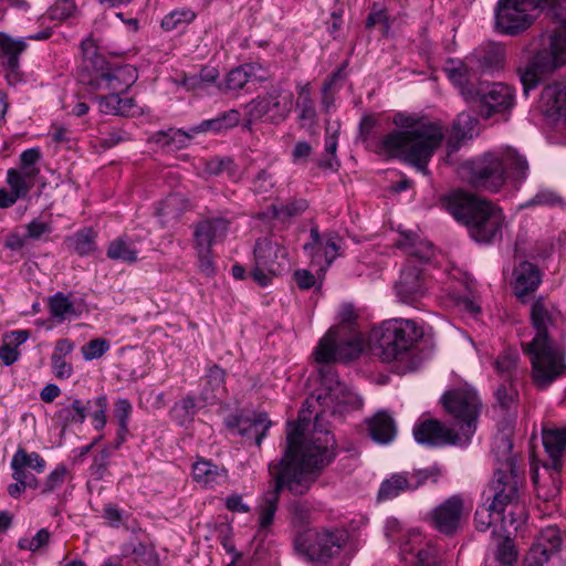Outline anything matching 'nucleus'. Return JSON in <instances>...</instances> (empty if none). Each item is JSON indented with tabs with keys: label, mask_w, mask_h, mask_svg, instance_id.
I'll return each instance as SVG.
<instances>
[{
	"label": "nucleus",
	"mask_w": 566,
	"mask_h": 566,
	"mask_svg": "<svg viewBox=\"0 0 566 566\" xmlns=\"http://www.w3.org/2000/svg\"><path fill=\"white\" fill-rule=\"evenodd\" d=\"M315 452L311 447L300 443L295 431L286 436V449L279 463H271L269 472L274 480L272 490L264 494L259 506V530L268 531L273 524L277 510L280 493L283 488L295 495L305 494L316 481L321 471L331 462L328 434L318 437Z\"/></svg>",
	"instance_id": "f257e3e1"
},
{
	"label": "nucleus",
	"mask_w": 566,
	"mask_h": 566,
	"mask_svg": "<svg viewBox=\"0 0 566 566\" xmlns=\"http://www.w3.org/2000/svg\"><path fill=\"white\" fill-rule=\"evenodd\" d=\"M530 321L534 336L521 347L530 360L534 385L543 390L566 371V342L557 335L565 319L553 301L539 295L531 304Z\"/></svg>",
	"instance_id": "f03ea898"
},
{
	"label": "nucleus",
	"mask_w": 566,
	"mask_h": 566,
	"mask_svg": "<svg viewBox=\"0 0 566 566\" xmlns=\"http://www.w3.org/2000/svg\"><path fill=\"white\" fill-rule=\"evenodd\" d=\"M392 122L398 129L384 136L380 150L429 175L428 165L444 138L442 125L401 113Z\"/></svg>",
	"instance_id": "7ed1b4c3"
},
{
	"label": "nucleus",
	"mask_w": 566,
	"mask_h": 566,
	"mask_svg": "<svg viewBox=\"0 0 566 566\" xmlns=\"http://www.w3.org/2000/svg\"><path fill=\"white\" fill-rule=\"evenodd\" d=\"M361 406L359 396L352 391L346 384L342 382L338 376L328 369L322 377V388L319 394L305 400L296 423H290L287 434L295 431L300 443H306L311 447V453L315 452V446L318 444V437L328 434L332 442L329 446L331 460L333 459L334 439L326 430H315L310 432L311 413L321 407V411H316L315 426L323 418V415L331 412L332 415L344 413L350 409H357Z\"/></svg>",
	"instance_id": "20e7f679"
},
{
	"label": "nucleus",
	"mask_w": 566,
	"mask_h": 566,
	"mask_svg": "<svg viewBox=\"0 0 566 566\" xmlns=\"http://www.w3.org/2000/svg\"><path fill=\"white\" fill-rule=\"evenodd\" d=\"M533 8L547 10L557 27L541 38V48L533 57L518 67L525 95L535 88L543 76L566 64V0H530Z\"/></svg>",
	"instance_id": "39448f33"
},
{
	"label": "nucleus",
	"mask_w": 566,
	"mask_h": 566,
	"mask_svg": "<svg viewBox=\"0 0 566 566\" xmlns=\"http://www.w3.org/2000/svg\"><path fill=\"white\" fill-rule=\"evenodd\" d=\"M446 207L455 220L465 224L470 237L480 243L500 240L509 224L500 207L471 193H451Z\"/></svg>",
	"instance_id": "423d86ee"
},
{
	"label": "nucleus",
	"mask_w": 566,
	"mask_h": 566,
	"mask_svg": "<svg viewBox=\"0 0 566 566\" xmlns=\"http://www.w3.org/2000/svg\"><path fill=\"white\" fill-rule=\"evenodd\" d=\"M493 500L488 505L480 506L474 516L475 527L485 532L490 527L497 526L500 532L511 536L526 521L524 504L520 501V489L514 475H499V480L492 481Z\"/></svg>",
	"instance_id": "0eeeda50"
},
{
	"label": "nucleus",
	"mask_w": 566,
	"mask_h": 566,
	"mask_svg": "<svg viewBox=\"0 0 566 566\" xmlns=\"http://www.w3.org/2000/svg\"><path fill=\"white\" fill-rule=\"evenodd\" d=\"M422 335V329L412 319H389L371 331L370 348L381 361L400 363L403 371L412 370L416 368L413 346Z\"/></svg>",
	"instance_id": "6e6552de"
},
{
	"label": "nucleus",
	"mask_w": 566,
	"mask_h": 566,
	"mask_svg": "<svg viewBox=\"0 0 566 566\" xmlns=\"http://www.w3.org/2000/svg\"><path fill=\"white\" fill-rule=\"evenodd\" d=\"M528 163L517 150L507 147L502 153L484 155L476 161L468 163L462 168L463 177L479 188L497 191L506 177L523 181L528 175Z\"/></svg>",
	"instance_id": "1a4fd4ad"
},
{
	"label": "nucleus",
	"mask_w": 566,
	"mask_h": 566,
	"mask_svg": "<svg viewBox=\"0 0 566 566\" xmlns=\"http://www.w3.org/2000/svg\"><path fill=\"white\" fill-rule=\"evenodd\" d=\"M543 444L549 457V461L543 464V474L535 470L532 474L537 496L544 501L555 499L562 488L559 472L562 459L566 450V426L564 428L547 429L543 432Z\"/></svg>",
	"instance_id": "9d476101"
},
{
	"label": "nucleus",
	"mask_w": 566,
	"mask_h": 566,
	"mask_svg": "<svg viewBox=\"0 0 566 566\" xmlns=\"http://www.w3.org/2000/svg\"><path fill=\"white\" fill-rule=\"evenodd\" d=\"M446 411L457 421L463 436L470 439L475 432L482 402L474 388L462 385L446 391L441 397Z\"/></svg>",
	"instance_id": "9b49d317"
},
{
	"label": "nucleus",
	"mask_w": 566,
	"mask_h": 566,
	"mask_svg": "<svg viewBox=\"0 0 566 566\" xmlns=\"http://www.w3.org/2000/svg\"><path fill=\"white\" fill-rule=\"evenodd\" d=\"M345 542L340 531L308 530L296 537L295 549L308 560L327 563L340 553Z\"/></svg>",
	"instance_id": "f8f14e48"
},
{
	"label": "nucleus",
	"mask_w": 566,
	"mask_h": 566,
	"mask_svg": "<svg viewBox=\"0 0 566 566\" xmlns=\"http://www.w3.org/2000/svg\"><path fill=\"white\" fill-rule=\"evenodd\" d=\"M349 334L348 325L329 328L314 350L315 360L332 363L356 358L361 352V342L357 336Z\"/></svg>",
	"instance_id": "ddd939ff"
},
{
	"label": "nucleus",
	"mask_w": 566,
	"mask_h": 566,
	"mask_svg": "<svg viewBox=\"0 0 566 566\" xmlns=\"http://www.w3.org/2000/svg\"><path fill=\"white\" fill-rule=\"evenodd\" d=\"M286 261L287 251L279 240L260 239L254 247V266L250 275L259 285L266 286L273 276L284 270Z\"/></svg>",
	"instance_id": "4468645a"
},
{
	"label": "nucleus",
	"mask_w": 566,
	"mask_h": 566,
	"mask_svg": "<svg viewBox=\"0 0 566 566\" xmlns=\"http://www.w3.org/2000/svg\"><path fill=\"white\" fill-rule=\"evenodd\" d=\"M530 0H499L495 7V28L499 32L515 35L528 29L534 15Z\"/></svg>",
	"instance_id": "2eb2a0df"
},
{
	"label": "nucleus",
	"mask_w": 566,
	"mask_h": 566,
	"mask_svg": "<svg viewBox=\"0 0 566 566\" xmlns=\"http://www.w3.org/2000/svg\"><path fill=\"white\" fill-rule=\"evenodd\" d=\"M493 66L486 61L470 55L463 60H448L443 71L467 101L474 98V83L481 73L489 72Z\"/></svg>",
	"instance_id": "dca6fc26"
},
{
	"label": "nucleus",
	"mask_w": 566,
	"mask_h": 566,
	"mask_svg": "<svg viewBox=\"0 0 566 566\" xmlns=\"http://www.w3.org/2000/svg\"><path fill=\"white\" fill-rule=\"evenodd\" d=\"M293 95L291 92L274 90L263 97H258L244 106L249 123L268 116L272 122L284 120L292 111Z\"/></svg>",
	"instance_id": "f3484780"
},
{
	"label": "nucleus",
	"mask_w": 566,
	"mask_h": 566,
	"mask_svg": "<svg viewBox=\"0 0 566 566\" xmlns=\"http://www.w3.org/2000/svg\"><path fill=\"white\" fill-rule=\"evenodd\" d=\"M479 103L481 114L489 118L497 113H506L515 105V90L502 82L481 83L472 99Z\"/></svg>",
	"instance_id": "a211bd4d"
},
{
	"label": "nucleus",
	"mask_w": 566,
	"mask_h": 566,
	"mask_svg": "<svg viewBox=\"0 0 566 566\" xmlns=\"http://www.w3.org/2000/svg\"><path fill=\"white\" fill-rule=\"evenodd\" d=\"M415 440L419 444L428 447L459 446L463 447L470 443L471 439L463 436L459 429L455 431L436 419L418 421L412 429Z\"/></svg>",
	"instance_id": "6ab92c4d"
},
{
	"label": "nucleus",
	"mask_w": 566,
	"mask_h": 566,
	"mask_svg": "<svg viewBox=\"0 0 566 566\" xmlns=\"http://www.w3.org/2000/svg\"><path fill=\"white\" fill-rule=\"evenodd\" d=\"M472 510V502L463 495L454 494L430 513L432 526L441 533L452 534L461 524V521L469 515Z\"/></svg>",
	"instance_id": "aec40b11"
},
{
	"label": "nucleus",
	"mask_w": 566,
	"mask_h": 566,
	"mask_svg": "<svg viewBox=\"0 0 566 566\" xmlns=\"http://www.w3.org/2000/svg\"><path fill=\"white\" fill-rule=\"evenodd\" d=\"M340 243L342 239L336 233L319 234L317 229H311V242L304 244V251L311 258V268L317 266L318 279L338 256Z\"/></svg>",
	"instance_id": "412c9836"
},
{
	"label": "nucleus",
	"mask_w": 566,
	"mask_h": 566,
	"mask_svg": "<svg viewBox=\"0 0 566 566\" xmlns=\"http://www.w3.org/2000/svg\"><path fill=\"white\" fill-rule=\"evenodd\" d=\"M399 558L405 566H437L438 553L434 546L417 530L405 534L399 544Z\"/></svg>",
	"instance_id": "4be33fe9"
},
{
	"label": "nucleus",
	"mask_w": 566,
	"mask_h": 566,
	"mask_svg": "<svg viewBox=\"0 0 566 566\" xmlns=\"http://www.w3.org/2000/svg\"><path fill=\"white\" fill-rule=\"evenodd\" d=\"M137 70L134 66L119 65L96 72L87 83L95 90L124 93L137 81Z\"/></svg>",
	"instance_id": "5701e85b"
},
{
	"label": "nucleus",
	"mask_w": 566,
	"mask_h": 566,
	"mask_svg": "<svg viewBox=\"0 0 566 566\" xmlns=\"http://www.w3.org/2000/svg\"><path fill=\"white\" fill-rule=\"evenodd\" d=\"M193 248L212 249L213 245L224 241L230 222L222 217L205 218L192 226Z\"/></svg>",
	"instance_id": "b1692460"
},
{
	"label": "nucleus",
	"mask_w": 566,
	"mask_h": 566,
	"mask_svg": "<svg viewBox=\"0 0 566 566\" xmlns=\"http://www.w3.org/2000/svg\"><path fill=\"white\" fill-rule=\"evenodd\" d=\"M560 545L559 530L555 526L545 527L528 551L524 566H543L559 551Z\"/></svg>",
	"instance_id": "393cba45"
},
{
	"label": "nucleus",
	"mask_w": 566,
	"mask_h": 566,
	"mask_svg": "<svg viewBox=\"0 0 566 566\" xmlns=\"http://www.w3.org/2000/svg\"><path fill=\"white\" fill-rule=\"evenodd\" d=\"M428 478L427 471L395 473L380 484L378 500L387 501L402 492L413 491L424 484Z\"/></svg>",
	"instance_id": "a878e982"
},
{
	"label": "nucleus",
	"mask_w": 566,
	"mask_h": 566,
	"mask_svg": "<svg viewBox=\"0 0 566 566\" xmlns=\"http://www.w3.org/2000/svg\"><path fill=\"white\" fill-rule=\"evenodd\" d=\"M268 71L260 64L247 63L231 70L224 81L218 85L222 93L242 90L249 82H263L268 78Z\"/></svg>",
	"instance_id": "bb28decb"
},
{
	"label": "nucleus",
	"mask_w": 566,
	"mask_h": 566,
	"mask_svg": "<svg viewBox=\"0 0 566 566\" xmlns=\"http://www.w3.org/2000/svg\"><path fill=\"white\" fill-rule=\"evenodd\" d=\"M512 441L506 436L501 434L495 437L492 452L500 462V467L496 469L493 480H499V475L501 473L503 475H514L517 482V489H520L523 483V476L515 464V458L512 454Z\"/></svg>",
	"instance_id": "cd10ccee"
},
{
	"label": "nucleus",
	"mask_w": 566,
	"mask_h": 566,
	"mask_svg": "<svg viewBox=\"0 0 566 566\" xmlns=\"http://www.w3.org/2000/svg\"><path fill=\"white\" fill-rule=\"evenodd\" d=\"M542 282L538 268L527 261L521 262L513 272V290L516 297L525 302V298L537 290Z\"/></svg>",
	"instance_id": "c85d7f7f"
},
{
	"label": "nucleus",
	"mask_w": 566,
	"mask_h": 566,
	"mask_svg": "<svg viewBox=\"0 0 566 566\" xmlns=\"http://www.w3.org/2000/svg\"><path fill=\"white\" fill-rule=\"evenodd\" d=\"M395 289L400 302L412 304L424 294L421 270L416 265L406 266Z\"/></svg>",
	"instance_id": "c756f323"
},
{
	"label": "nucleus",
	"mask_w": 566,
	"mask_h": 566,
	"mask_svg": "<svg viewBox=\"0 0 566 566\" xmlns=\"http://www.w3.org/2000/svg\"><path fill=\"white\" fill-rule=\"evenodd\" d=\"M271 424L265 413L239 417L234 419V423L229 422L235 433L247 440H253L258 447L261 446Z\"/></svg>",
	"instance_id": "7c9ffc66"
},
{
	"label": "nucleus",
	"mask_w": 566,
	"mask_h": 566,
	"mask_svg": "<svg viewBox=\"0 0 566 566\" xmlns=\"http://www.w3.org/2000/svg\"><path fill=\"white\" fill-rule=\"evenodd\" d=\"M539 105L547 117L566 118V80L545 86Z\"/></svg>",
	"instance_id": "2f4dec72"
},
{
	"label": "nucleus",
	"mask_w": 566,
	"mask_h": 566,
	"mask_svg": "<svg viewBox=\"0 0 566 566\" xmlns=\"http://www.w3.org/2000/svg\"><path fill=\"white\" fill-rule=\"evenodd\" d=\"M122 93L111 92L108 95L96 98L99 112L108 115L134 116L138 113L135 99L120 97Z\"/></svg>",
	"instance_id": "473e14b6"
},
{
	"label": "nucleus",
	"mask_w": 566,
	"mask_h": 566,
	"mask_svg": "<svg viewBox=\"0 0 566 566\" xmlns=\"http://www.w3.org/2000/svg\"><path fill=\"white\" fill-rule=\"evenodd\" d=\"M192 476L203 488H213L227 479V471L207 460H199L192 465Z\"/></svg>",
	"instance_id": "72a5a7b5"
},
{
	"label": "nucleus",
	"mask_w": 566,
	"mask_h": 566,
	"mask_svg": "<svg viewBox=\"0 0 566 566\" xmlns=\"http://www.w3.org/2000/svg\"><path fill=\"white\" fill-rule=\"evenodd\" d=\"M370 437L380 444H387L396 437V424L390 415L385 411L377 412L369 421Z\"/></svg>",
	"instance_id": "f704fd0d"
},
{
	"label": "nucleus",
	"mask_w": 566,
	"mask_h": 566,
	"mask_svg": "<svg viewBox=\"0 0 566 566\" xmlns=\"http://www.w3.org/2000/svg\"><path fill=\"white\" fill-rule=\"evenodd\" d=\"M10 468L13 472L27 474V469L36 473H43L46 468L45 460L38 452H28L19 447L10 461Z\"/></svg>",
	"instance_id": "c9c22d12"
},
{
	"label": "nucleus",
	"mask_w": 566,
	"mask_h": 566,
	"mask_svg": "<svg viewBox=\"0 0 566 566\" xmlns=\"http://www.w3.org/2000/svg\"><path fill=\"white\" fill-rule=\"evenodd\" d=\"M474 127L475 119L469 113H460L452 124L451 134L448 139L450 151H457L461 142L471 138Z\"/></svg>",
	"instance_id": "e433bc0d"
},
{
	"label": "nucleus",
	"mask_w": 566,
	"mask_h": 566,
	"mask_svg": "<svg viewBox=\"0 0 566 566\" xmlns=\"http://www.w3.org/2000/svg\"><path fill=\"white\" fill-rule=\"evenodd\" d=\"M241 115L237 109H229L223 114L201 122L199 125L191 127L192 133H221L223 130L235 127L240 122Z\"/></svg>",
	"instance_id": "4c0bfd02"
},
{
	"label": "nucleus",
	"mask_w": 566,
	"mask_h": 566,
	"mask_svg": "<svg viewBox=\"0 0 566 566\" xmlns=\"http://www.w3.org/2000/svg\"><path fill=\"white\" fill-rule=\"evenodd\" d=\"M90 401L84 402L81 399H73L67 405H62V407L56 412V419L62 426L63 429L72 424H82L86 419V410Z\"/></svg>",
	"instance_id": "58836bf2"
},
{
	"label": "nucleus",
	"mask_w": 566,
	"mask_h": 566,
	"mask_svg": "<svg viewBox=\"0 0 566 566\" xmlns=\"http://www.w3.org/2000/svg\"><path fill=\"white\" fill-rule=\"evenodd\" d=\"M520 356L515 349H504L494 360V369L504 381H514L518 375Z\"/></svg>",
	"instance_id": "ea45409f"
},
{
	"label": "nucleus",
	"mask_w": 566,
	"mask_h": 566,
	"mask_svg": "<svg viewBox=\"0 0 566 566\" xmlns=\"http://www.w3.org/2000/svg\"><path fill=\"white\" fill-rule=\"evenodd\" d=\"M298 96L296 101V112L297 117L301 120L302 125H313L316 120V108L314 105V101L311 96V87L310 83H305L303 85H298Z\"/></svg>",
	"instance_id": "a19ab883"
},
{
	"label": "nucleus",
	"mask_w": 566,
	"mask_h": 566,
	"mask_svg": "<svg viewBox=\"0 0 566 566\" xmlns=\"http://www.w3.org/2000/svg\"><path fill=\"white\" fill-rule=\"evenodd\" d=\"M24 39H13L0 32V57L6 60V63L11 70L19 66V55L27 49Z\"/></svg>",
	"instance_id": "79ce46f5"
},
{
	"label": "nucleus",
	"mask_w": 566,
	"mask_h": 566,
	"mask_svg": "<svg viewBox=\"0 0 566 566\" xmlns=\"http://www.w3.org/2000/svg\"><path fill=\"white\" fill-rule=\"evenodd\" d=\"M139 251L134 241L128 237H119L113 240L107 249V256L114 261L135 262Z\"/></svg>",
	"instance_id": "37998d69"
},
{
	"label": "nucleus",
	"mask_w": 566,
	"mask_h": 566,
	"mask_svg": "<svg viewBox=\"0 0 566 566\" xmlns=\"http://www.w3.org/2000/svg\"><path fill=\"white\" fill-rule=\"evenodd\" d=\"M95 232L91 228H85L77 231L74 235L66 238L65 242L69 249H72L78 255H88L94 252L95 245Z\"/></svg>",
	"instance_id": "c03bdc74"
},
{
	"label": "nucleus",
	"mask_w": 566,
	"mask_h": 566,
	"mask_svg": "<svg viewBox=\"0 0 566 566\" xmlns=\"http://www.w3.org/2000/svg\"><path fill=\"white\" fill-rule=\"evenodd\" d=\"M123 556L133 555L134 562L138 566H157L158 558L153 547L140 542L125 544L123 547Z\"/></svg>",
	"instance_id": "a18cd8bd"
},
{
	"label": "nucleus",
	"mask_w": 566,
	"mask_h": 566,
	"mask_svg": "<svg viewBox=\"0 0 566 566\" xmlns=\"http://www.w3.org/2000/svg\"><path fill=\"white\" fill-rule=\"evenodd\" d=\"M196 18V13L187 8L176 9L166 14L161 20V28L167 31L185 29Z\"/></svg>",
	"instance_id": "49530a36"
},
{
	"label": "nucleus",
	"mask_w": 566,
	"mask_h": 566,
	"mask_svg": "<svg viewBox=\"0 0 566 566\" xmlns=\"http://www.w3.org/2000/svg\"><path fill=\"white\" fill-rule=\"evenodd\" d=\"M51 317L57 322L71 318L75 314V308L69 296L63 293H55L49 300Z\"/></svg>",
	"instance_id": "de8ad7c7"
},
{
	"label": "nucleus",
	"mask_w": 566,
	"mask_h": 566,
	"mask_svg": "<svg viewBox=\"0 0 566 566\" xmlns=\"http://www.w3.org/2000/svg\"><path fill=\"white\" fill-rule=\"evenodd\" d=\"M184 200L178 195H170L163 200L157 208V216L161 219L163 223H168L176 220L182 212Z\"/></svg>",
	"instance_id": "09e8293b"
},
{
	"label": "nucleus",
	"mask_w": 566,
	"mask_h": 566,
	"mask_svg": "<svg viewBox=\"0 0 566 566\" xmlns=\"http://www.w3.org/2000/svg\"><path fill=\"white\" fill-rule=\"evenodd\" d=\"M197 412V405L193 398L186 397L175 403L171 409L172 419L180 426L190 422Z\"/></svg>",
	"instance_id": "8fccbe9b"
},
{
	"label": "nucleus",
	"mask_w": 566,
	"mask_h": 566,
	"mask_svg": "<svg viewBox=\"0 0 566 566\" xmlns=\"http://www.w3.org/2000/svg\"><path fill=\"white\" fill-rule=\"evenodd\" d=\"M7 184L19 199H24L35 182L15 172L14 168L7 171Z\"/></svg>",
	"instance_id": "3c124183"
},
{
	"label": "nucleus",
	"mask_w": 566,
	"mask_h": 566,
	"mask_svg": "<svg viewBox=\"0 0 566 566\" xmlns=\"http://www.w3.org/2000/svg\"><path fill=\"white\" fill-rule=\"evenodd\" d=\"M495 398L497 403L505 410L515 407L517 401V391L513 386V381H504L495 390Z\"/></svg>",
	"instance_id": "603ef678"
},
{
	"label": "nucleus",
	"mask_w": 566,
	"mask_h": 566,
	"mask_svg": "<svg viewBox=\"0 0 566 566\" xmlns=\"http://www.w3.org/2000/svg\"><path fill=\"white\" fill-rule=\"evenodd\" d=\"M67 474V469L64 464H59L50 472V474L45 478L41 493L50 494L55 490L60 489L65 481Z\"/></svg>",
	"instance_id": "864d4df0"
},
{
	"label": "nucleus",
	"mask_w": 566,
	"mask_h": 566,
	"mask_svg": "<svg viewBox=\"0 0 566 566\" xmlns=\"http://www.w3.org/2000/svg\"><path fill=\"white\" fill-rule=\"evenodd\" d=\"M504 542L497 547L495 558L500 566H515L517 560V552L513 542L507 534H504Z\"/></svg>",
	"instance_id": "5fc2aeb1"
},
{
	"label": "nucleus",
	"mask_w": 566,
	"mask_h": 566,
	"mask_svg": "<svg viewBox=\"0 0 566 566\" xmlns=\"http://www.w3.org/2000/svg\"><path fill=\"white\" fill-rule=\"evenodd\" d=\"M111 348L109 342L104 338H94L82 346L81 352L86 361L102 357Z\"/></svg>",
	"instance_id": "6e6d98bb"
},
{
	"label": "nucleus",
	"mask_w": 566,
	"mask_h": 566,
	"mask_svg": "<svg viewBox=\"0 0 566 566\" xmlns=\"http://www.w3.org/2000/svg\"><path fill=\"white\" fill-rule=\"evenodd\" d=\"M50 533L45 528H41L33 537H23L18 542L20 549L36 552L49 543Z\"/></svg>",
	"instance_id": "4d7b16f0"
},
{
	"label": "nucleus",
	"mask_w": 566,
	"mask_h": 566,
	"mask_svg": "<svg viewBox=\"0 0 566 566\" xmlns=\"http://www.w3.org/2000/svg\"><path fill=\"white\" fill-rule=\"evenodd\" d=\"M94 406L96 410L91 415L92 423L95 430L101 431L105 428L107 422V398L105 396H98L94 399Z\"/></svg>",
	"instance_id": "13d9d810"
},
{
	"label": "nucleus",
	"mask_w": 566,
	"mask_h": 566,
	"mask_svg": "<svg viewBox=\"0 0 566 566\" xmlns=\"http://www.w3.org/2000/svg\"><path fill=\"white\" fill-rule=\"evenodd\" d=\"M312 270L315 273H312V271H310V270H297L294 273L295 282L297 283V285L301 289L307 290V289L315 286L316 284H318V285L322 284L324 276L318 279L317 266L312 268Z\"/></svg>",
	"instance_id": "bf43d9fd"
},
{
	"label": "nucleus",
	"mask_w": 566,
	"mask_h": 566,
	"mask_svg": "<svg viewBox=\"0 0 566 566\" xmlns=\"http://www.w3.org/2000/svg\"><path fill=\"white\" fill-rule=\"evenodd\" d=\"M340 129L338 122L327 123L325 129V151L327 155L335 157L337 150V139Z\"/></svg>",
	"instance_id": "052dcab7"
},
{
	"label": "nucleus",
	"mask_w": 566,
	"mask_h": 566,
	"mask_svg": "<svg viewBox=\"0 0 566 566\" xmlns=\"http://www.w3.org/2000/svg\"><path fill=\"white\" fill-rule=\"evenodd\" d=\"M410 530L405 531L400 524V522L395 517H389L385 523V536L389 542H399V544L403 541L405 534Z\"/></svg>",
	"instance_id": "680f3d73"
},
{
	"label": "nucleus",
	"mask_w": 566,
	"mask_h": 566,
	"mask_svg": "<svg viewBox=\"0 0 566 566\" xmlns=\"http://www.w3.org/2000/svg\"><path fill=\"white\" fill-rule=\"evenodd\" d=\"M28 240H40L43 235L51 233L50 223L41 219H33L25 226Z\"/></svg>",
	"instance_id": "e2e57ef3"
},
{
	"label": "nucleus",
	"mask_w": 566,
	"mask_h": 566,
	"mask_svg": "<svg viewBox=\"0 0 566 566\" xmlns=\"http://www.w3.org/2000/svg\"><path fill=\"white\" fill-rule=\"evenodd\" d=\"M207 382L214 391L213 397H218L224 390V371L218 366L211 367L207 373Z\"/></svg>",
	"instance_id": "0e129e2a"
},
{
	"label": "nucleus",
	"mask_w": 566,
	"mask_h": 566,
	"mask_svg": "<svg viewBox=\"0 0 566 566\" xmlns=\"http://www.w3.org/2000/svg\"><path fill=\"white\" fill-rule=\"evenodd\" d=\"M307 209L305 200H296L287 205H282L280 208H274L275 217L284 219L286 217H294L302 213Z\"/></svg>",
	"instance_id": "69168bd1"
},
{
	"label": "nucleus",
	"mask_w": 566,
	"mask_h": 566,
	"mask_svg": "<svg viewBox=\"0 0 566 566\" xmlns=\"http://www.w3.org/2000/svg\"><path fill=\"white\" fill-rule=\"evenodd\" d=\"M133 412V406L126 398L117 399L114 403V415L118 424H128Z\"/></svg>",
	"instance_id": "338daca9"
},
{
	"label": "nucleus",
	"mask_w": 566,
	"mask_h": 566,
	"mask_svg": "<svg viewBox=\"0 0 566 566\" xmlns=\"http://www.w3.org/2000/svg\"><path fill=\"white\" fill-rule=\"evenodd\" d=\"M81 51L84 62L91 63L92 66L95 67L99 61L102 62V59L97 53V45L94 39L87 38L82 41Z\"/></svg>",
	"instance_id": "774afa93"
}]
</instances>
